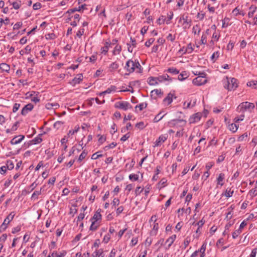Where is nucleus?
I'll return each mask as SVG.
<instances>
[{"label":"nucleus","mask_w":257,"mask_h":257,"mask_svg":"<svg viewBox=\"0 0 257 257\" xmlns=\"http://www.w3.org/2000/svg\"><path fill=\"white\" fill-rule=\"evenodd\" d=\"M124 69L128 72L126 74L128 75L130 73H133L136 70L137 73H141L143 69L139 62L137 60L134 61L130 59L127 61Z\"/></svg>","instance_id":"nucleus-1"},{"label":"nucleus","mask_w":257,"mask_h":257,"mask_svg":"<svg viewBox=\"0 0 257 257\" xmlns=\"http://www.w3.org/2000/svg\"><path fill=\"white\" fill-rule=\"evenodd\" d=\"M223 86L228 91L235 90L238 87L237 80L234 78L226 77L223 80Z\"/></svg>","instance_id":"nucleus-2"},{"label":"nucleus","mask_w":257,"mask_h":257,"mask_svg":"<svg viewBox=\"0 0 257 257\" xmlns=\"http://www.w3.org/2000/svg\"><path fill=\"white\" fill-rule=\"evenodd\" d=\"M15 215V213L14 212H12L7 216L2 224L0 226V232H4L6 230L8 225L13 219Z\"/></svg>","instance_id":"nucleus-3"},{"label":"nucleus","mask_w":257,"mask_h":257,"mask_svg":"<svg viewBox=\"0 0 257 257\" xmlns=\"http://www.w3.org/2000/svg\"><path fill=\"white\" fill-rule=\"evenodd\" d=\"M181 21H183V28L184 30L189 29L191 25L192 20L190 19H188V16L187 15H182L180 18L179 22H181Z\"/></svg>","instance_id":"nucleus-4"},{"label":"nucleus","mask_w":257,"mask_h":257,"mask_svg":"<svg viewBox=\"0 0 257 257\" xmlns=\"http://www.w3.org/2000/svg\"><path fill=\"white\" fill-rule=\"evenodd\" d=\"M114 107L123 110H126L129 108H132V106L130 103L125 101L116 102L114 104Z\"/></svg>","instance_id":"nucleus-5"},{"label":"nucleus","mask_w":257,"mask_h":257,"mask_svg":"<svg viewBox=\"0 0 257 257\" xmlns=\"http://www.w3.org/2000/svg\"><path fill=\"white\" fill-rule=\"evenodd\" d=\"M202 117V113L200 112L196 113L192 115L189 119V121L190 123H195L198 122Z\"/></svg>","instance_id":"nucleus-6"},{"label":"nucleus","mask_w":257,"mask_h":257,"mask_svg":"<svg viewBox=\"0 0 257 257\" xmlns=\"http://www.w3.org/2000/svg\"><path fill=\"white\" fill-rule=\"evenodd\" d=\"M101 209L99 208L95 212L93 217L90 219L91 222H99L101 220L102 216L100 214Z\"/></svg>","instance_id":"nucleus-7"},{"label":"nucleus","mask_w":257,"mask_h":257,"mask_svg":"<svg viewBox=\"0 0 257 257\" xmlns=\"http://www.w3.org/2000/svg\"><path fill=\"white\" fill-rule=\"evenodd\" d=\"M239 106H240L241 109H243L244 110H248L250 111L254 108L253 103L247 101L241 103Z\"/></svg>","instance_id":"nucleus-8"},{"label":"nucleus","mask_w":257,"mask_h":257,"mask_svg":"<svg viewBox=\"0 0 257 257\" xmlns=\"http://www.w3.org/2000/svg\"><path fill=\"white\" fill-rule=\"evenodd\" d=\"M25 136L24 135H18L14 137L10 141V143L12 145L20 144L24 139Z\"/></svg>","instance_id":"nucleus-9"},{"label":"nucleus","mask_w":257,"mask_h":257,"mask_svg":"<svg viewBox=\"0 0 257 257\" xmlns=\"http://www.w3.org/2000/svg\"><path fill=\"white\" fill-rule=\"evenodd\" d=\"M207 81V80L206 78H203L197 76L193 80V83L195 85L200 86L205 84Z\"/></svg>","instance_id":"nucleus-10"},{"label":"nucleus","mask_w":257,"mask_h":257,"mask_svg":"<svg viewBox=\"0 0 257 257\" xmlns=\"http://www.w3.org/2000/svg\"><path fill=\"white\" fill-rule=\"evenodd\" d=\"M34 108V105L31 103L26 105L21 110V114L26 115L29 112L31 111Z\"/></svg>","instance_id":"nucleus-11"},{"label":"nucleus","mask_w":257,"mask_h":257,"mask_svg":"<svg viewBox=\"0 0 257 257\" xmlns=\"http://www.w3.org/2000/svg\"><path fill=\"white\" fill-rule=\"evenodd\" d=\"M151 96L155 99L157 98V96L161 97L163 95V92L161 89H156L152 90L151 92Z\"/></svg>","instance_id":"nucleus-12"},{"label":"nucleus","mask_w":257,"mask_h":257,"mask_svg":"<svg viewBox=\"0 0 257 257\" xmlns=\"http://www.w3.org/2000/svg\"><path fill=\"white\" fill-rule=\"evenodd\" d=\"M173 97L174 98H176V97L174 96V95L173 93H172V92H170L168 94L167 97H166L163 99V102L164 103H167L168 105H169L172 103V102L173 101Z\"/></svg>","instance_id":"nucleus-13"},{"label":"nucleus","mask_w":257,"mask_h":257,"mask_svg":"<svg viewBox=\"0 0 257 257\" xmlns=\"http://www.w3.org/2000/svg\"><path fill=\"white\" fill-rule=\"evenodd\" d=\"M83 80V75L82 74H78L72 80L71 84L74 85L79 84Z\"/></svg>","instance_id":"nucleus-14"},{"label":"nucleus","mask_w":257,"mask_h":257,"mask_svg":"<svg viewBox=\"0 0 257 257\" xmlns=\"http://www.w3.org/2000/svg\"><path fill=\"white\" fill-rule=\"evenodd\" d=\"M166 140H167V138L165 136H164V135L160 136L159 137V138L156 140L155 143H154L155 145H154V147H159V146H161L162 143H164Z\"/></svg>","instance_id":"nucleus-15"},{"label":"nucleus","mask_w":257,"mask_h":257,"mask_svg":"<svg viewBox=\"0 0 257 257\" xmlns=\"http://www.w3.org/2000/svg\"><path fill=\"white\" fill-rule=\"evenodd\" d=\"M43 135V134H39L36 137L30 141L31 144L36 145L41 143L43 141L42 138Z\"/></svg>","instance_id":"nucleus-16"},{"label":"nucleus","mask_w":257,"mask_h":257,"mask_svg":"<svg viewBox=\"0 0 257 257\" xmlns=\"http://www.w3.org/2000/svg\"><path fill=\"white\" fill-rule=\"evenodd\" d=\"M119 68V64L116 62H112L108 67V71L110 72H113Z\"/></svg>","instance_id":"nucleus-17"},{"label":"nucleus","mask_w":257,"mask_h":257,"mask_svg":"<svg viewBox=\"0 0 257 257\" xmlns=\"http://www.w3.org/2000/svg\"><path fill=\"white\" fill-rule=\"evenodd\" d=\"M147 82L148 84L150 85H157L158 84V77H149L148 78Z\"/></svg>","instance_id":"nucleus-18"},{"label":"nucleus","mask_w":257,"mask_h":257,"mask_svg":"<svg viewBox=\"0 0 257 257\" xmlns=\"http://www.w3.org/2000/svg\"><path fill=\"white\" fill-rule=\"evenodd\" d=\"M176 238V235L174 234V235H172L170 237H169L166 240V243H168L167 249H169L171 247V246L172 245V244L175 241Z\"/></svg>","instance_id":"nucleus-19"},{"label":"nucleus","mask_w":257,"mask_h":257,"mask_svg":"<svg viewBox=\"0 0 257 257\" xmlns=\"http://www.w3.org/2000/svg\"><path fill=\"white\" fill-rule=\"evenodd\" d=\"M42 189L43 188H41L39 191H35L31 196V200H36L38 199V196L42 194Z\"/></svg>","instance_id":"nucleus-20"},{"label":"nucleus","mask_w":257,"mask_h":257,"mask_svg":"<svg viewBox=\"0 0 257 257\" xmlns=\"http://www.w3.org/2000/svg\"><path fill=\"white\" fill-rule=\"evenodd\" d=\"M0 69L3 71L9 73L10 70V66L6 63H3L0 64Z\"/></svg>","instance_id":"nucleus-21"},{"label":"nucleus","mask_w":257,"mask_h":257,"mask_svg":"<svg viewBox=\"0 0 257 257\" xmlns=\"http://www.w3.org/2000/svg\"><path fill=\"white\" fill-rule=\"evenodd\" d=\"M85 6H86V5L84 4V5H81V6H79L78 7V8H73V9H69L66 12V13L72 14V13L75 12L76 11H80L81 9H84V8L85 7Z\"/></svg>","instance_id":"nucleus-22"},{"label":"nucleus","mask_w":257,"mask_h":257,"mask_svg":"<svg viewBox=\"0 0 257 257\" xmlns=\"http://www.w3.org/2000/svg\"><path fill=\"white\" fill-rule=\"evenodd\" d=\"M169 76L166 74H164L163 75H160V76H159L158 77V80L159 81V82H163V81H166V80H171V79L169 78Z\"/></svg>","instance_id":"nucleus-23"},{"label":"nucleus","mask_w":257,"mask_h":257,"mask_svg":"<svg viewBox=\"0 0 257 257\" xmlns=\"http://www.w3.org/2000/svg\"><path fill=\"white\" fill-rule=\"evenodd\" d=\"M193 50L192 44L190 43L187 45V47L185 48L184 52L182 54H185L186 53H191L193 51Z\"/></svg>","instance_id":"nucleus-24"},{"label":"nucleus","mask_w":257,"mask_h":257,"mask_svg":"<svg viewBox=\"0 0 257 257\" xmlns=\"http://www.w3.org/2000/svg\"><path fill=\"white\" fill-rule=\"evenodd\" d=\"M159 229V224L158 223H154V226L152 230L151 231V234L156 235Z\"/></svg>","instance_id":"nucleus-25"},{"label":"nucleus","mask_w":257,"mask_h":257,"mask_svg":"<svg viewBox=\"0 0 257 257\" xmlns=\"http://www.w3.org/2000/svg\"><path fill=\"white\" fill-rule=\"evenodd\" d=\"M121 51V47L120 45H116L112 51V54L113 55L119 54Z\"/></svg>","instance_id":"nucleus-26"},{"label":"nucleus","mask_w":257,"mask_h":257,"mask_svg":"<svg viewBox=\"0 0 257 257\" xmlns=\"http://www.w3.org/2000/svg\"><path fill=\"white\" fill-rule=\"evenodd\" d=\"M225 175L223 173H220L218 177L217 178V184L222 186L223 183V180L224 179Z\"/></svg>","instance_id":"nucleus-27"},{"label":"nucleus","mask_w":257,"mask_h":257,"mask_svg":"<svg viewBox=\"0 0 257 257\" xmlns=\"http://www.w3.org/2000/svg\"><path fill=\"white\" fill-rule=\"evenodd\" d=\"M99 226V222H91V224L90 226V230L95 231L96 230Z\"/></svg>","instance_id":"nucleus-28"},{"label":"nucleus","mask_w":257,"mask_h":257,"mask_svg":"<svg viewBox=\"0 0 257 257\" xmlns=\"http://www.w3.org/2000/svg\"><path fill=\"white\" fill-rule=\"evenodd\" d=\"M246 85L247 86L251 87L253 89H257V81H250L247 83Z\"/></svg>","instance_id":"nucleus-29"},{"label":"nucleus","mask_w":257,"mask_h":257,"mask_svg":"<svg viewBox=\"0 0 257 257\" xmlns=\"http://www.w3.org/2000/svg\"><path fill=\"white\" fill-rule=\"evenodd\" d=\"M12 5H13V7L14 9L18 10L20 9L21 7L22 3L21 1L18 0L17 1L12 3Z\"/></svg>","instance_id":"nucleus-30"},{"label":"nucleus","mask_w":257,"mask_h":257,"mask_svg":"<svg viewBox=\"0 0 257 257\" xmlns=\"http://www.w3.org/2000/svg\"><path fill=\"white\" fill-rule=\"evenodd\" d=\"M201 31V29L199 25H196L193 26L192 29V32L195 34L199 35Z\"/></svg>","instance_id":"nucleus-31"},{"label":"nucleus","mask_w":257,"mask_h":257,"mask_svg":"<svg viewBox=\"0 0 257 257\" xmlns=\"http://www.w3.org/2000/svg\"><path fill=\"white\" fill-rule=\"evenodd\" d=\"M148 104L147 102H143L140 103L139 105H137L135 106V109H137L138 108H139V110L140 111L143 110L144 108H146L147 107Z\"/></svg>","instance_id":"nucleus-32"},{"label":"nucleus","mask_w":257,"mask_h":257,"mask_svg":"<svg viewBox=\"0 0 257 257\" xmlns=\"http://www.w3.org/2000/svg\"><path fill=\"white\" fill-rule=\"evenodd\" d=\"M103 250L102 249L97 250L93 252L92 255L93 257H103L102 255Z\"/></svg>","instance_id":"nucleus-33"},{"label":"nucleus","mask_w":257,"mask_h":257,"mask_svg":"<svg viewBox=\"0 0 257 257\" xmlns=\"http://www.w3.org/2000/svg\"><path fill=\"white\" fill-rule=\"evenodd\" d=\"M238 126L235 123H231L228 125V129L233 133H235L237 130Z\"/></svg>","instance_id":"nucleus-34"},{"label":"nucleus","mask_w":257,"mask_h":257,"mask_svg":"<svg viewBox=\"0 0 257 257\" xmlns=\"http://www.w3.org/2000/svg\"><path fill=\"white\" fill-rule=\"evenodd\" d=\"M248 195H249L251 198H253L256 196H257V190L256 187L254 188H252L250 190H249L248 193Z\"/></svg>","instance_id":"nucleus-35"},{"label":"nucleus","mask_w":257,"mask_h":257,"mask_svg":"<svg viewBox=\"0 0 257 257\" xmlns=\"http://www.w3.org/2000/svg\"><path fill=\"white\" fill-rule=\"evenodd\" d=\"M79 130V126H75L74 130H70L67 134L68 137H70L74 134V133H77Z\"/></svg>","instance_id":"nucleus-36"},{"label":"nucleus","mask_w":257,"mask_h":257,"mask_svg":"<svg viewBox=\"0 0 257 257\" xmlns=\"http://www.w3.org/2000/svg\"><path fill=\"white\" fill-rule=\"evenodd\" d=\"M230 21V19L227 17H225L222 21V28H227L229 26L228 22Z\"/></svg>","instance_id":"nucleus-37"},{"label":"nucleus","mask_w":257,"mask_h":257,"mask_svg":"<svg viewBox=\"0 0 257 257\" xmlns=\"http://www.w3.org/2000/svg\"><path fill=\"white\" fill-rule=\"evenodd\" d=\"M76 205H72L70 209V214L74 216V215L77 212V209L76 208Z\"/></svg>","instance_id":"nucleus-38"},{"label":"nucleus","mask_w":257,"mask_h":257,"mask_svg":"<svg viewBox=\"0 0 257 257\" xmlns=\"http://www.w3.org/2000/svg\"><path fill=\"white\" fill-rule=\"evenodd\" d=\"M188 77L186 71H183L180 73L178 76V79L180 81L184 80L185 78Z\"/></svg>","instance_id":"nucleus-39"},{"label":"nucleus","mask_w":257,"mask_h":257,"mask_svg":"<svg viewBox=\"0 0 257 257\" xmlns=\"http://www.w3.org/2000/svg\"><path fill=\"white\" fill-rule=\"evenodd\" d=\"M166 71L167 72H169V73H172L173 74H178L179 73V71L178 69H177L175 68H173V67L169 68V69H168L166 70Z\"/></svg>","instance_id":"nucleus-40"},{"label":"nucleus","mask_w":257,"mask_h":257,"mask_svg":"<svg viewBox=\"0 0 257 257\" xmlns=\"http://www.w3.org/2000/svg\"><path fill=\"white\" fill-rule=\"evenodd\" d=\"M116 86L114 85H111L110 87L108 88L106 90L104 91L105 94H109L112 91H115Z\"/></svg>","instance_id":"nucleus-41"},{"label":"nucleus","mask_w":257,"mask_h":257,"mask_svg":"<svg viewBox=\"0 0 257 257\" xmlns=\"http://www.w3.org/2000/svg\"><path fill=\"white\" fill-rule=\"evenodd\" d=\"M87 153L85 152V150H84L80 155V156L78 158V161L81 162L83 159H84L85 158L86 156H87Z\"/></svg>","instance_id":"nucleus-42"},{"label":"nucleus","mask_w":257,"mask_h":257,"mask_svg":"<svg viewBox=\"0 0 257 257\" xmlns=\"http://www.w3.org/2000/svg\"><path fill=\"white\" fill-rule=\"evenodd\" d=\"M219 52L216 51V52H214L211 57V60L213 62H214L216 61V60L217 59V58L219 57Z\"/></svg>","instance_id":"nucleus-43"},{"label":"nucleus","mask_w":257,"mask_h":257,"mask_svg":"<svg viewBox=\"0 0 257 257\" xmlns=\"http://www.w3.org/2000/svg\"><path fill=\"white\" fill-rule=\"evenodd\" d=\"M241 232H242V230L239 228L237 230H235L232 233L233 238H234V239L236 238L241 233Z\"/></svg>","instance_id":"nucleus-44"},{"label":"nucleus","mask_w":257,"mask_h":257,"mask_svg":"<svg viewBox=\"0 0 257 257\" xmlns=\"http://www.w3.org/2000/svg\"><path fill=\"white\" fill-rule=\"evenodd\" d=\"M7 167L8 168V169L9 170H12L14 167V165L11 160H8L7 162Z\"/></svg>","instance_id":"nucleus-45"},{"label":"nucleus","mask_w":257,"mask_h":257,"mask_svg":"<svg viewBox=\"0 0 257 257\" xmlns=\"http://www.w3.org/2000/svg\"><path fill=\"white\" fill-rule=\"evenodd\" d=\"M63 122L61 121H57L55 122L53 125L54 127L56 129H59L63 124Z\"/></svg>","instance_id":"nucleus-46"},{"label":"nucleus","mask_w":257,"mask_h":257,"mask_svg":"<svg viewBox=\"0 0 257 257\" xmlns=\"http://www.w3.org/2000/svg\"><path fill=\"white\" fill-rule=\"evenodd\" d=\"M166 21V19L165 18L164 16H161L157 20V23L159 24V25H161L162 24H164V22H165Z\"/></svg>","instance_id":"nucleus-47"},{"label":"nucleus","mask_w":257,"mask_h":257,"mask_svg":"<svg viewBox=\"0 0 257 257\" xmlns=\"http://www.w3.org/2000/svg\"><path fill=\"white\" fill-rule=\"evenodd\" d=\"M129 179L132 181H137L139 179V176L135 174H131L129 175Z\"/></svg>","instance_id":"nucleus-48"},{"label":"nucleus","mask_w":257,"mask_h":257,"mask_svg":"<svg viewBox=\"0 0 257 257\" xmlns=\"http://www.w3.org/2000/svg\"><path fill=\"white\" fill-rule=\"evenodd\" d=\"M161 112H160L159 114H158L154 118V122H157L159 121H160L162 118L164 116V115L161 116Z\"/></svg>","instance_id":"nucleus-49"},{"label":"nucleus","mask_w":257,"mask_h":257,"mask_svg":"<svg viewBox=\"0 0 257 257\" xmlns=\"http://www.w3.org/2000/svg\"><path fill=\"white\" fill-rule=\"evenodd\" d=\"M110 234L108 233L105 235L103 239V242L105 243H107L110 239Z\"/></svg>","instance_id":"nucleus-50"},{"label":"nucleus","mask_w":257,"mask_h":257,"mask_svg":"<svg viewBox=\"0 0 257 257\" xmlns=\"http://www.w3.org/2000/svg\"><path fill=\"white\" fill-rule=\"evenodd\" d=\"M154 41V38H150L145 43V46L147 47H149Z\"/></svg>","instance_id":"nucleus-51"},{"label":"nucleus","mask_w":257,"mask_h":257,"mask_svg":"<svg viewBox=\"0 0 257 257\" xmlns=\"http://www.w3.org/2000/svg\"><path fill=\"white\" fill-rule=\"evenodd\" d=\"M136 127L140 130H143L145 127L144 122L143 121H141L136 123Z\"/></svg>","instance_id":"nucleus-52"},{"label":"nucleus","mask_w":257,"mask_h":257,"mask_svg":"<svg viewBox=\"0 0 257 257\" xmlns=\"http://www.w3.org/2000/svg\"><path fill=\"white\" fill-rule=\"evenodd\" d=\"M99 152H97L94 154H93L91 156V159L96 160L99 157H101L102 156V154H99Z\"/></svg>","instance_id":"nucleus-53"},{"label":"nucleus","mask_w":257,"mask_h":257,"mask_svg":"<svg viewBox=\"0 0 257 257\" xmlns=\"http://www.w3.org/2000/svg\"><path fill=\"white\" fill-rule=\"evenodd\" d=\"M233 191H231V189H230L229 190H226L225 193H224V195L228 198V197H230L232 196L233 195Z\"/></svg>","instance_id":"nucleus-54"},{"label":"nucleus","mask_w":257,"mask_h":257,"mask_svg":"<svg viewBox=\"0 0 257 257\" xmlns=\"http://www.w3.org/2000/svg\"><path fill=\"white\" fill-rule=\"evenodd\" d=\"M201 42L202 44H206L207 43V36L206 35L203 34L201 38Z\"/></svg>","instance_id":"nucleus-55"},{"label":"nucleus","mask_w":257,"mask_h":257,"mask_svg":"<svg viewBox=\"0 0 257 257\" xmlns=\"http://www.w3.org/2000/svg\"><path fill=\"white\" fill-rule=\"evenodd\" d=\"M109 48L107 47V46H103L101 48V53L104 55H106L107 54Z\"/></svg>","instance_id":"nucleus-56"},{"label":"nucleus","mask_w":257,"mask_h":257,"mask_svg":"<svg viewBox=\"0 0 257 257\" xmlns=\"http://www.w3.org/2000/svg\"><path fill=\"white\" fill-rule=\"evenodd\" d=\"M42 7L41 4L40 3H36L33 6V8L34 10H37L41 9Z\"/></svg>","instance_id":"nucleus-57"},{"label":"nucleus","mask_w":257,"mask_h":257,"mask_svg":"<svg viewBox=\"0 0 257 257\" xmlns=\"http://www.w3.org/2000/svg\"><path fill=\"white\" fill-rule=\"evenodd\" d=\"M135 164V162L132 160L131 163H127L126 164L125 167L128 168L130 170H131L133 168Z\"/></svg>","instance_id":"nucleus-58"},{"label":"nucleus","mask_w":257,"mask_h":257,"mask_svg":"<svg viewBox=\"0 0 257 257\" xmlns=\"http://www.w3.org/2000/svg\"><path fill=\"white\" fill-rule=\"evenodd\" d=\"M166 38L168 40L173 42L175 40V36L173 35L172 34H169Z\"/></svg>","instance_id":"nucleus-59"},{"label":"nucleus","mask_w":257,"mask_h":257,"mask_svg":"<svg viewBox=\"0 0 257 257\" xmlns=\"http://www.w3.org/2000/svg\"><path fill=\"white\" fill-rule=\"evenodd\" d=\"M116 145H117V144L116 143L112 142L109 145L105 146L104 148V149L105 150H107L109 149L113 148L114 147H115L116 146Z\"/></svg>","instance_id":"nucleus-60"},{"label":"nucleus","mask_w":257,"mask_h":257,"mask_svg":"<svg viewBox=\"0 0 257 257\" xmlns=\"http://www.w3.org/2000/svg\"><path fill=\"white\" fill-rule=\"evenodd\" d=\"M130 137V133H126L125 135H123L120 139V141L122 142H124L127 140Z\"/></svg>","instance_id":"nucleus-61"},{"label":"nucleus","mask_w":257,"mask_h":257,"mask_svg":"<svg viewBox=\"0 0 257 257\" xmlns=\"http://www.w3.org/2000/svg\"><path fill=\"white\" fill-rule=\"evenodd\" d=\"M205 14L202 13H198L197 15V18L199 19L200 21H202L205 17Z\"/></svg>","instance_id":"nucleus-62"},{"label":"nucleus","mask_w":257,"mask_h":257,"mask_svg":"<svg viewBox=\"0 0 257 257\" xmlns=\"http://www.w3.org/2000/svg\"><path fill=\"white\" fill-rule=\"evenodd\" d=\"M22 25H23L22 22H17L14 26L13 29L14 30H16V29L18 30L22 27Z\"/></svg>","instance_id":"nucleus-63"},{"label":"nucleus","mask_w":257,"mask_h":257,"mask_svg":"<svg viewBox=\"0 0 257 257\" xmlns=\"http://www.w3.org/2000/svg\"><path fill=\"white\" fill-rule=\"evenodd\" d=\"M84 32V29L83 28L80 29L77 33L76 36L79 37L81 38V37L83 35Z\"/></svg>","instance_id":"nucleus-64"}]
</instances>
